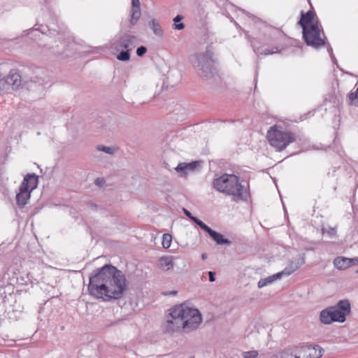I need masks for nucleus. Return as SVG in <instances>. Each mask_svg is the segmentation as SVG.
Instances as JSON below:
<instances>
[{"instance_id":"c85d7f7f","label":"nucleus","mask_w":358,"mask_h":358,"mask_svg":"<svg viewBox=\"0 0 358 358\" xmlns=\"http://www.w3.org/2000/svg\"><path fill=\"white\" fill-rule=\"evenodd\" d=\"M172 241V236L169 234H164L162 236V246L164 248L167 249L171 246Z\"/></svg>"},{"instance_id":"423d86ee","label":"nucleus","mask_w":358,"mask_h":358,"mask_svg":"<svg viewBox=\"0 0 358 358\" xmlns=\"http://www.w3.org/2000/svg\"><path fill=\"white\" fill-rule=\"evenodd\" d=\"M302 33L303 38L308 45L319 48L325 45L324 40L320 36V30L317 23H314L308 28L303 27Z\"/></svg>"},{"instance_id":"f8f14e48","label":"nucleus","mask_w":358,"mask_h":358,"mask_svg":"<svg viewBox=\"0 0 358 358\" xmlns=\"http://www.w3.org/2000/svg\"><path fill=\"white\" fill-rule=\"evenodd\" d=\"M315 13L313 10H308L306 13L301 12V17L299 24L302 27V29L303 27L308 28L309 26H312L314 23L318 24V21L315 19Z\"/></svg>"},{"instance_id":"2f4dec72","label":"nucleus","mask_w":358,"mask_h":358,"mask_svg":"<svg viewBox=\"0 0 358 358\" xmlns=\"http://www.w3.org/2000/svg\"><path fill=\"white\" fill-rule=\"evenodd\" d=\"M258 355L257 350H250L243 352V357L244 358H256Z\"/></svg>"},{"instance_id":"e433bc0d","label":"nucleus","mask_w":358,"mask_h":358,"mask_svg":"<svg viewBox=\"0 0 358 358\" xmlns=\"http://www.w3.org/2000/svg\"><path fill=\"white\" fill-rule=\"evenodd\" d=\"M349 260H351L350 262V267L352 265L358 264V257L357 258H348Z\"/></svg>"},{"instance_id":"f03ea898","label":"nucleus","mask_w":358,"mask_h":358,"mask_svg":"<svg viewBox=\"0 0 358 358\" xmlns=\"http://www.w3.org/2000/svg\"><path fill=\"white\" fill-rule=\"evenodd\" d=\"M201 321V315L197 309L180 304L171 309L164 331L173 333L182 328L188 332L197 329Z\"/></svg>"},{"instance_id":"79ce46f5","label":"nucleus","mask_w":358,"mask_h":358,"mask_svg":"<svg viewBox=\"0 0 358 358\" xmlns=\"http://www.w3.org/2000/svg\"><path fill=\"white\" fill-rule=\"evenodd\" d=\"M357 273H358V270H357Z\"/></svg>"},{"instance_id":"a211bd4d","label":"nucleus","mask_w":358,"mask_h":358,"mask_svg":"<svg viewBox=\"0 0 358 358\" xmlns=\"http://www.w3.org/2000/svg\"><path fill=\"white\" fill-rule=\"evenodd\" d=\"M350 261L345 257H337L334 259V265L339 270H344L350 267Z\"/></svg>"},{"instance_id":"4be33fe9","label":"nucleus","mask_w":358,"mask_h":358,"mask_svg":"<svg viewBox=\"0 0 358 358\" xmlns=\"http://www.w3.org/2000/svg\"><path fill=\"white\" fill-rule=\"evenodd\" d=\"M330 310L332 313L333 317L335 322H344L345 321V317H344V314H343L340 310H338L335 306L329 307Z\"/></svg>"},{"instance_id":"c9c22d12","label":"nucleus","mask_w":358,"mask_h":358,"mask_svg":"<svg viewBox=\"0 0 358 358\" xmlns=\"http://www.w3.org/2000/svg\"><path fill=\"white\" fill-rule=\"evenodd\" d=\"M215 273L213 271H209L208 272V276H209V280L210 282H214L215 280Z\"/></svg>"},{"instance_id":"b1692460","label":"nucleus","mask_w":358,"mask_h":358,"mask_svg":"<svg viewBox=\"0 0 358 358\" xmlns=\"http://www.w3.org/2000/svg\"><path fill=\"white\" fill-rule=\"evenodd\" d=\"M308 350L314 351V354H310L312 358H320L322 356L323 349L318 345L309 346Z\"/></svg>"},{"instance_id":"473e14b6","label":"nucleus","mask_w":358,"mask_h":358,"mask_svg":"<svg viewBox=\"0 0 358 358\" xmlns=\"http://www.w3.org/2000/svg\"><path fill=\"white\" fill-rule=\"evenodd\" d=\"M147 52V48L145 46H141L137 48L136 54L138 57H143Z\"/></svg>"},{"instance_id":"f3484780","label":"nucleus","mask_w":358,"mask_h":358,"mask_svg":"<svg viewBox=\"0 0 358 358\" xmlns=\"http://www.w3.org/2000/svg\"><path fill=\"white\" fill-rule=\"evenodd\" d=\"M320 320L324 324H330L335 322L329 307L321 311Z\"/></svg>"},{"instance_id":"bb28decb","label":"nucleus","mask_w":358,"mask_h":358,"mask_svg":"<svg viewBox=\"0 0 358 358\" xmlns=\"http://www.w3.org/2000/svg\"><path fill=\"white\" fill-rule=\"evenodd\" d=\"M130 50H120L119 55L117 56V59L120 61L127 62L130 59Z\"/></svg>"},{"instance_id":"dca6fc26","label":"nucleus","mask_w":358,"mask_h":358,"mask_svg":"<svg viewBox=\"0 0 358 358\" xmlns=\"http://www.w3.org/2000/svg\"><path fill=\"white\" fill-rule=\"evenodd\" d=\"M255 52L257 54L258 57L259 55H273L275 53L280 52V50L279 49L278 46L273 45L272 48H263V47H259L257 49H255Z\"/></svg>"},{"instance_id":"f257e3e1","label":"nucleus","mask_w":358,"mask_h":358,"mask_svg":"<svg viewBox=\"0 0 358 358\" xmlns=\"http://www.w3.org/2000/svg\"><path fill=\"white\" fill-rule=\"evenodd\" d=\"M127 279L115 266L106 264L94 271L90 278L88 291L91 296L108 301L122 298L127 289Z\"/></svg>"},{"instance_id":"7ed1b4c3","label":"nucleus","mask_w":358,"mask_h":358,"mask_svg":"<svg viewBox=\"0 0 358 358\" xmlns=\"http://www.w3.org/2000/svg\"><path fill=\"white\" fill-rule=\"evenodd\" d=\"M213 187L219 192L233 197V201H247L249 192L234 174L224 173L213 181Z\"/></svg>"},{"instance_id":"ea45409f","label":"nucleus","mask_w":358,"mask_h":358,"mask_svg":"<svg viewBox=\"0 0 358 358\" xmlns=\"http://www.w3.org/2000/svg\"><path fill=\"white\" fill-rule=\"evenodd\" d=\"M96 182L99 183V179H96Z\"/></svg>"},{"instance_id":"6e6552de","label":"nucleus","mask_w":358,"mask_h":358,"mask_svg":"<svg viewBox=\"0 0 358 358\" xmlns=\"http://www.w3.org/2000/svg\"><path fill=\"white\" fill-rule=\"evenodd\" d=\"M21 84V76L16 69H12L6 78H0V92L7 91L10 88L17 90Z\"/></svg>"},{"instance_id":"39448f33","label":"nucleus","mask_w":358,"mask_h":358,"mask_svg":"<svg viewBox=\"0 0 358 358\" xmlns=\"http://www.w3.org/2000/svg\"><path fill=\"white\" fill-rule=\"evenodd\" d=\"M266 136L271 145L278 151H282L296 140V136L294 133L277 125L271 127Z\"/></svg>"},{"instance_id":"72a5a7b5","label":"nucleus","mask_w":358,"mask_h":358,"mask_svg":"<svg viewBox=\"0 0 358 358\" xmlns=\"http://www.w3.org/2000/svg\"><path fill=\"white\" fill-rule=\"evenodd\" d=\"M243 12L244 13H245L250 18H251L255 22H259L262 21L259 17L254 15L253 14H251V13H248V12H247V11H245L244 10H243Z\"/></svg>"},{"instance_id":"9b49d317","label":"nucleus","mask_w":358,"mask_h":358,"mask_svg":"<svg viewBox=\"0 0 358 358\" xmlns=\"http://www.w3.org/2000/svg\"><path fill=\"white\" fill-rule=\"evenodd\" d=\"M199 165V162L194 161L189 163H180L175 170L180 176H186L189 172L194 171Z\"/></svg>"},{"instance_id":"4c0bfd02","label":"nucleus","mask_w":358,"mask_h":358,"mask_svg":"<svg viewBox=\"0 0 358 358\" xmlns=\"http://www.w3.org/2000/svg\"><path fill=\"white\" fill-rule=\"evenodd\" d=\"M177 294V291H171V292H164L163 294L165 296L168 295H176Z\"/></svg>"},{"instance_id":"7c9ffc66","label":"nucleus","mask_w":358,"mask_h":358,"mask_svg":"<svg viewBox=\"0 0 358 358\" xmlns=\"http://www.w3.org/2000/svg\"><path fill=\"white\" fill-rule=\"evenodd\" d=\"M349 99L350 101V103L351 105L358 106V87L355 92H351L349 94Z\"/></svg>"},{"instance_id":"a878e982","label":"nucleus","mask_w":358,"mask_h":358,"mask_svg":"<svg viewBox=\"0 0 358 358\" xmlns=\"http://www.w3.org/2000/svg\"><path fill=\"white\" fill-rule=\"evenodd\" d=\"M183 19V17L180 15H176L173 18L174 24H173V29L176 30H182L185 28V24L183 23H179Z\"/></svg>"},{"instance_id":"0eeeda50","label":"nucleus","mask_w":358,"mask_h":358,"mask_svg":"<svg viewBox=\"0 0 358 358\" xmlns=\"http://www.w3.org/2000/svg\"><path fill=\"white\" fill-rule=\"evenodd\" d=\"M185 215L189 217L192 221L196 223L199 227L207 232L209 236L215 241L217 245H230L231 241L227 238H225L224 236L206 225L203 222L198 219L197 217L192 215V214L187 210L183 209Z\"/></svg>"},{"instance_id":"f704fd0d","label":"nucleus","mask_w":358,"mask_h":358,"mask_svg":"<svg viewBox=\"0 0 358 358\" xmlns=\"http://www.w3.org/2000/svg\"><path fill=\"white\" fill-rule=\"evenodd\" d=\"M132 8H140L139 0H131Z\"/></svg>"},{"instance_id":"6ab92c4d","label":"nucleus","mask_w":358,"mask_h":358,"mask_svg":"<svg viewBox=\"0 0 358 358\" xmlns=\"http://www.w3.org/2000/svg\"><path fill=\"white\" fill-rule=\"evenodd\" d=\"M282 276V273H278L267 278H261L258 282V287L262 288L267 285L271 284L274 281L280 279Z\"/></svg>"},{"instance_id":"c756f323","label":"nucleus","mask_w":358,"mask_h":358,"mask_svg":"<svg viewBox=\"0 0 358 358\" xmlns=\"http://www.w3.org/2000/svg\"><path fill=\"white\" fill-rule=\"evenodd\" d=\"M197 15L199 17L200 20L206 22L208 17V12L203 7H199L197 9Z\"/></svg>"},{"instance_id":"393cba45","label":"nucleus","mask_w":358,"mask_h":358,"mask_svg":"<svg viewBox=\"0 0 358 358\" xmlns=\"http://www.w3.org/2000/svg\"><path fill=\"white\" fill-rule=\"evenodd\" d=\"M96 150L107 153L110 155H113L117 152V149L115 147H108L102 145H97Z\"/></svg>"},{"instance_id":"58836bf2","label":"nucleus","mask_w":358,"mask_h":358,"mask_svg":"<svg viewBox=\"0 0 358 358\" xmlns=\"http://www.w3.org/2000/svg\"><path fill=\"white\" fill-rule=\"evenodd\" d=\"M206 258H207V255H206V253H203V254L201 255V259H202L203 260H205V259H206Z\"/></svg>"},{"instance_id":"cd10ccee","label":"nucleus","mask_w":358,"mask_h":358,"mask_svg":"<svg viewBox=\"0 0 358 358\" xmlns=\"http://www.w3.org/2000/svg\"><path fill=\"white\" fill-rule=\"evenodd\" d=\"M141 16L140 8H132L131 23L135 24Z\"/></svg>"},{"instance_id":"aec40b11","label":"nucleus","mask_w":358,"mask_h":358,"mask_svg":"<svg viewBox=\"0 0 358 358\" xmlns=\"http://www.w3.org/2000/svg\"><path fill=\"white\" fill-rule=\"evenodd\" d=\"M148 26L152 29L155 35L160 38L163 37L164 31L159 22L157 20L152 19L149 22Z\"/></svg>"},{"instance_id":"4468645a","label":"nucleus","mask_w":358,"mask_h":358,"mask_svg":"<svg viewBox=\"0 0 358 358\" xmlns=\"http://www.w3.org/2000/svg\"><path fill=\"white\" fill-rule=\"evenodd\" d=\"M30 191L22 188V186L20 185V192L16 195V201L19 206L24 207L30 199Z\"/></svg>"},{"instance_id":"20e7f679","label":"nucleus","mask_w":358,"mask_h":358,"mask_svg":"<svg viewBox=\"0 0 358 358\" xmlns=\"http://www.w3.org/2000/svg\"><path fill=\"white\" fill-rule=\"evenodd\" d=\"M190 61L196 74L203 80H209L216 75L213 52L210 47H207L205 52L192 55Z\"/></svg>"},{"instance_id":"5701e85b","label":"nucleus","mask_w":358,"mask_h":358,"mask_svg":"<svg viewBox=\"0 0 358 358\" xmlns=\"http://www.w3.org/2000/svg\"><path fill=\"white\" fill-rule=\"evenodd\" d=\"M280 37H282L281 31L278 29H272L271 33L268 34L266 41L276 42Z\"/></svg>"},{"instance_id":"2eb2a0df","label":"nucleus","mask_w":358,"mask_h":358,"mask_svg":"<svg viewBox=\"0 0 358 358\" xmlns=\"http://www.w3.org/2000/svg\"><path fill=\"white\" fill-rule=\"evenodd\" d=\"M336 308L340 310L343 314H344V317L346 318V316L350 314L351 313V305L348 299L340 300L336 305Z\"/></svg>"},{"instance_id":"9d476101","label":"nucleus","mask_w":358,"mask_h":358,"mask_svg":"<svg viewBox=\"0 0 358 358\" xmlns=\"http://www.w3.org/2000/svg\"><path fill=\"white\" fill-rule=\"evenodd\" d=\"M304 254L297 255L294 260L291 261L288 266L280 273L283 275H289L299 269L305 263Z\"/></svg>"},{"instance_id":"1a4fd4ad","label":"nucleus","mask_w":358,"mask_h":358,"mask_svg":"<svg viewBox=\"0 0 358 358\" xmlns=\"http://www.w3.org/2000/svg\"><path fill=\"white\" fill-rule=\"evenodd\" d=\"M135 38L134 36L129 34L122 35L118 38L113 40L110 47L117 52H119L120 50H131L134 48V41Z\"/></svg>"},{"instance_id":"412c9836","label":"nucleus","mask_w":358,"mask_h":358,"mask_svg":"<svg viewBox=\"0 0 358 358\" xmlns=\"http://www.w3.org/2000/svg\"><path fill=\"white\" fill-rule=\"evenodd\" d=\"M174 257L172 256H163L159 259L160 267L169 270L173 266Z\"/></svg>"},{"instance_id":"ddd939ff","label":"nucleus","mask_w":358,"mask_h":358,"mask_svg":"<svg viewBox=\"0 0 358 358\" xmlns=\"http://www.w3.org/2000/svg\"><path fill=\"white\" fill-rule=\"evenodd\" d=\"M38 182V176L34 173H28L24 178L21 185L22 188L32 192L37 187Z\"/></svg>"},{"instance_id":"a19ab883","label":"nucleus","mask_w":358,"mask_h":358,"mask_svg":"<svg viewBox=\"0 0 358 358\" xmlns=\"http://www.w3.org/2000/svg\"><path fill=\"white\" fill-rule=\"evenodd\" d=\"M96 182L99 183V179H96Z\"/></svg>"}]
</instances>
